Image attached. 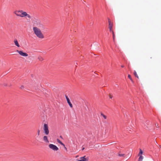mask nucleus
<instances>
[{"label": "nucleus", "instance_id": "obj_1", "mask_svg": "<svg viewBox=\"0 0 161 161\" xmlns=\"http://www.w3.org/2000/svg\"><path fill=\"white\" fill-rule=\"evenodd\" d=\"M14 13L18 16L21 17L27 18L29 19L31 18V16L27 13L22 10H15L14 11Z\"/></svg>", "mask_w": 161, "mask_h": 161}, {"label": "nucleus", "instance_id": "obj_2", "mask_svg": "<svg viewBox=\"0 0 161 161\" xmlns=\"http://www.w3.org/2000/svg\"><path fill=\"white\" fill-rule=\"evenodd\" d=\"M33 31L37 37L41 39L44 38V36L43 34L39 28L36 26L33 27Z\"/></svg>", "mask_w": 161, "mask_h": 161}, {"label": "nucleus", "instance_id": "obj_3", "mask_svg": "<svg viewBox=\"0 0 161 161\" xmlns=\"http://www.w3.org/2000/svg\"><path fill=\"white\" fill-rule=\"evenodd\" d=\"M43 130L45 134L46 135H48L49 133V130H48V125L46 124H44L43 126Z\"/></svg>", "mask_w": 161, "mask_h": 161}, {"label": "nucleus", "instance_id": "obj_4", "mask_svg": "<svg viewBox=\"0 0 161 161\" xmlns=\"http://www.w3.org/2000/svg\"><path fill=\"white\" fill-rule=\"evenodd\" d=\"M49 147L50 149L54 151H57L58 150V148L55 145L53 144H50Z\"/></svg>", "mask_w": 161, "mask_h": 161}, {"label": "nucleus", "instance_id": "obj_5", "mask_svg": "<svg viewBox=\"0 0 161 161\" xmlns=\"http://www.w3.org/2000/svg\"><path fill=\"white\" fill-rule=\"evenodd\" d=\"M16 52L22 56L27 57L28 56V54L27 53L23 52L22 51L17 50Z\"/></svg>", "mask_w": 161, "mask_h": 161}, {"label": "nucleus", "instance_id": "obj_6", "mask_svg": "<svg viewBox=\"0 0 161 161\" xmlns=\"http://www.w3.org/2000/svg\"><path fill=\"white\" fill-rule=\"evenodd\" d=\"M65 97H66V98L67 101V103H68V104H69L70 107L71 108H72V107H73L72 104L71 103L70 101L69 98L67 96H65Z\"/></svg>", "mask_w": 161, "mask_h": 161}, {"label": "nucleus", "instance_id": "obj_7", "mask_svg": "<svg viewBox=\"0 0 161 161\" xmlns=\"http://www.w3.org/2000/svg\"><path fill=\"white\" fill-rule=\"evenodd\" d=\"M40 25V21L39 20L34 21L33 23V26H39Z\"/></svg>", "mask_w": 161, "mask_h": 161}, {"label": "nucleus", "instance_id": "obj_8", "mask_svg": "<svg viewBox=\"0 0 161 161\" xmlns=\"http://www.w3.org/2000/svg\"><path fill=\"white\" fill-rule=\"evenodd\" d=\"M108 23H109V31L110 32L113 31L112 30V28L113 27V24L111 23L110 20L109 19H108Z\"/></svg>", "mask_w": 161, "mask_h": 161}, {"label": "nucleus", "instance_id": "obj_9", "mask_svg": "<svg viewBox=\"0 0 161 161\" xmlns=\"http://www.w3.org/2000/svg\"><path fill=\"white\" fill-rule=\"evenodd\" d=\"M43 140L46 143H48L49 142V141L48 140L47 137L46 136H43Z\"/></svg>", "mask_w": 161, "mask_h": 161}, {"label": "nucleus", "instance_id": "obj_10", "mask_svg": "<svg viewBox=\"0 0 161 161\" xmlns=\"http://www.w3.org/2000/svg\"><path fill=\"white\" fill-rule=\"evenodd\" d=\"M15 45L18 47H20V45L18 43V41L17 39H15L14 41Z\"/></svg>", "mask_w": 161, "mask_h": 161}, {"label": "nucleus", "instance_id": "obj_11", "mask_svg": "<svg viewBox=\"0 0 161 161\" xmlns=\"http://www.w3.org/2000/svg\"><path fill=\"white\" fill-rule=\"evenodd\" d=\"M85 156L81 157L80 159L78 160V161H88V159L85 158Z\"/></svg>", "mask_w": 161, "mask_h": 161}, {"label": "nucleus", "instance_id": "obj_12", "mask_svg": "<svg viewBox=\"0 0 161 161\" xmlns=\"http://www.w3.org/2000/svg\"><path fill=\"white\" fill-rule=\"evenodd\" d=\"M139 156V158L138 161H142V159L143 158V157L141 155H140V156Z\"/></svg>", "mask_w": 161, "mask_h": 161}, {"label": "nucleus", "instance_id": "obj_13", "mask_svg": "<svg viewBox=\"0 0 161 161\" xmlns=\"http://www.w3.org/2000/svg\"><path fill=\"white\" fill-rule=\"evenodd\" d=\"M57 142L60 144L64 146V144L59 139H57Z\"/></svg>", "mask_w": 161, "mask_h": 161}, {"label": "nucleus", "instance_id": "obj_14", "mask_svg": "<svg viewBox=\"0 0 161 161\" xmlns=\"http://www.w3.org/2000/svg\"><path fill=\"white\" fill-rule=\"evenodd\" d=\"M38 59L40 61H42L43 60V58L41 56H39L38 57Z\"/></svg>", "mask_w": 161, "mask_h": 161}, {"label": "nucleus", "instance_id": "obj_15", "mask_svg": "<svg viewBox=\"0 0 161 161\" xmlns=\"http://www.w3.org/2000/svg\"><path fill=\"white\" fill-rule=\"evenodd\" d=\"M134 75L136 77H137V78H138V76L136 71H134Z\"/></svg>", "mask_w": 161, "mask_h": 161}, {"label": "nucleus", "instance_id": "obj_16", "mask_svg": "<svg viewBox=\"0 0 161 161\" xmlns=\"http://www.w3.org/2000/svg\"><path fill=\"white\" fill-rule=\"evenodd\" d=\"M118 155L120 157H124V156L125 155V154H121L120 153H119Z\"/></svg>", "mask_w": 161, "mask_h": 161}, {"label": "nucleus", "instance_id": "obj_17", "mask_svg": "<svg viewBox=\"0 0 161 161\" xmlns=\"http://www.w3.org/2000/svg\"><path fill=\"white\" fill-rule=\"evenodd\" d=\"M143 153V152L142 151V150L141 149H140V152L139 154V156H140V154H142Z\"/></svg>", "mask_w": 161, "mask_h": 161}, {"label": "nucleus", "instance_id": "obj_18", "mask_svg": "<svg viewBox=\"0 0 161 161\" xmlns=\"http://www.w3.org/2000/svg\"><path fill=\"white\" fill-rule=\"evenodd\" d=\"M101 115L103 117V118L106 119V116L103 114H101Z\"/></svg>", "mask_w": 161, "mask_h": 161}, {"label": "nucleus", "instance_id": "obj_19", "mask_svg": "<svg viewBox=\"0 0 161 161\" xmlns=\"http://www.w3.org/2000/svg\"><path fill=\"white\" fill-rule=\"evenodd\" d=\"M128 77L129 79H130L131 80H132V79L131 78V76L130 75H128Z\"/></svg>", "mask_w": 161, "mask_h": 161}, {"label": "nucleus", "instance_id": "obj_20", "mask_svg": "<svg viewBox=\"0 0 161 161\" xmlns=\"http://www.w3.org/2000/svg\"><path fill=\"white\" fill-rule=\"evenodd\" d=\"M111 32H112L113 36V38L114 39V33L113 32V31H111Z\"/></svg>", "mask_w": 161, "mask_h": 161}, {"label": "nucleus", "instance_id": "obj_21", "mask_svg": "<svg viewBox=\"0 0 161 161\" xmlns=\"http://www.w3.org/2000/svg\"><path fill=\"white\" fill-rule=\"evenodd\" d=\"M40 130H38L37 131V135L38 136H39L40 135Z\"/></svg>", "mask_w": 161, "mask_h": 161}, {"label": "nucleus", "instance_id": "obj_22", "mask_svg": "<svg viewBox=\"0 0 161 161\" xmlns=\"http://www.w3.org/2000/svg\"><path fill=\"white\" fill-rule=\"evenodd\" d=\"M109 97H110V98H112V96L111 95H110V96H109Z\"/></svg>", "mask_w": 161, "mask_h": 161}, {"label": "nucleus", "instance_id": "obj_23", "mask_svg": "<svg viewBox=\"0 0 161 161\" xmlns=\"http://www.w3.org/2000/svg\"><path fill=\"white\" fill-rule=\"evenodd\" d=\"M121 67L122 68H124V66L123 65H121Z\"/></svg>", "mask_w": 161, "mask_h": 161}, {"label": "nucleus", "instance_id": "obj_24", "mask_svg": "<svg viewBox=\"0 0 161 161\" xmlns=\"http://www.w3.org/2000/svg\"><path fill=\"white\" fill-rule=\"evenodd\" d=\"M23 87V86H21V89H22V88Z\"/></svg>", "mask_w": 161, "mask_h": 161}, {"label": "nucleus", "instance_id": "obj_25", "mask_svg": "<svg viewBox=\"0 0 161 161\" xmlns=\"http://www.w3.org/2000/svg\"><path fill=\"white\" fill-rule=\"evenodd\" d=\"M84 149V148H82V150H83Z\"/></svg>", "mask_w": 161, "mask_h": 161}]
</instances>
